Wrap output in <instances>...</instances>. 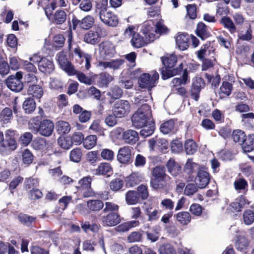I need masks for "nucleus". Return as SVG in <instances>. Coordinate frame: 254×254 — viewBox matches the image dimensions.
<instances>
[{"instance_id":"nucleus-1","label":"nucleus","mask_w":254,"mask_h":254,"mask_svg":"<svg viewBox=\"0 0 254 254\" xmlns=\"http://www.w3.org/2000/svg\"><path fill=\"white\" fill-rule=\"evenodd\" d=\"M151 118L150 107L147 104L142 105L132 115V125L136 128H141L151 122Z\"/></svg>"},{"instance_id":"nucleus-2","label":"nucleus","mask_w":254,"mask_h":254,"mask_svg":"<svg viewBox=\"0 0 254 254\" xmlns=\"http://www.w3.org/2000/svg\"><path fill=\"white\" fill-rule=\"evenodd\" d=\"M161 59L162 64L166 67L165 69L162 70L161 72L163 79H167L176 75L181 72L183 68V64L181 63L179 68L171 69L175 66L177 62V57L174 54H167L161 57Z\"/></svg>"},{"instance_id":"nucleus-3","label":"nucleus","mask_w":254,"mask_h":254,"mask_svg":"<svg viewBox=\"0 0 254 254\" xmlns=\"http://www.w3.org/2000/svg\"><path fill=\"white\" fill-rule=\"evenodd\" d=\"M151 26L147 24H143L141 31L144 36L142 37L138 33H133L131 42L132 45L137 48L142 47L148 43L154 41V35L151 32L153 31Z\"/></svg>"},{"instance_id":"nucleus-4","label":"nucleus","mask_w":254,"mask_h":254,"mask_svg":"<svg viewBox=\"0 0 254 254\" xmlns=\"http://www.w3.org/2000/svg\"><path fill=\"white\" fill-rule=\"evenodd\" d=\"M159 78V74L154 71L152 74L144 73L141 75L138 79V84L140 87L146 88L149 91L152 88L155 86L156 81Z\"/></svg>"},{"instance_id":"nucleus-5","label":"nucleus","mask_w":254,"mask_h":254,"mask_svg":"<svg viewBox=\"0 0 254 254\" xmlns=\"http://www.w3.org/2000/svg\"><path fill=\"white\" fill-rule=\"evenodd\" d=\"M101 21L105 25L110 27H116L119 23L117 16L106 7L102 8L99 12Z\"/></svg>"},{"instance_id":"nucleus-6","label":"nucleus","mask_w":254,"mask_h":254,"mask_svg":"<svg viewBox=\"0 0 254 254\" xmlns=\"http://www.w3.org/2000/svg\"><path fill=\"white\" fill-rule=\"evenodd\" d=\"M22 78V72L18 71L15 75H10L6 80L7 87L11 91L15 92H20L23 88V84L21 79Z\"/></svg>"},{"instance_id":"nucleus-7","label":"nucleus","mask_w":254,"mask_h":254,"mask_svg":"<svg viewBox=\"0 0 254 254\" xmlns=\"http://www.w3.org/2000/svg\"><path fill=\"white\" fill-rule=\"evenodd\" d=\"M71 22L72 27L73 30H75L78 25L81 29L88 30L93 25L94 18L91 15H87L81 20H79L75 15H73L72 18Z\"/></svg>"},{"instance_id":"nucleus-8","label":"nucleus","mask_w":254,"mask_h":254,"mask_svg":"<svg viewBox=\"0 0 254 254\" xmlns=\"http://www.w3.org/2000/svg\"><path fill=\"white\" fill-rule=\"evenodd\" d=\"M130 105L127 100L117 101L113 108V113L117 118H123L129 112Z\"/></svg>"},{"instance_id":"nucleus-9","label":"nucleus","mask_w":254,"mask_h":254,"mask_svg":"<svg viewBox=\"0 0 254 254\" xmlns=\"http://www.w3.org/2000/svg\"><path fill=\"white\" fill-rule=\"evenodd\" d=\"M92 178L90 176L83 178L78 181V186L76 188L81 191L84 197H88L94 195L91 188Z\"/></svg>"},{"instance_id":"nucleus-10","label":"nucleus","mask_w":254,"mask_h":254,"mask_svg":"<svg viewBox=\"0 0 254 254\" xmlns=\"http://www.w3.org/2000/svg\"><path fill=\"white\" fill-rule=\"evenodd\" d=\"M57 58L61 68L67 74H73L76 73L74 66L67 60L65 53L59 52L57 55Z\"/></svg>"},{"instance_id":"nucleus-11","label":"nucleus","mask_w":254,"mask_h":254,"mask_svg":"<svg viewBox=\"0 0 254 254\" xmlns=\"http://www.w3.org/2000/svg\"><path fill=\"white\" fill-rule=\"evenodd\" d=\"M99 51L100 57L107 59L113 57L115 53V48L109 41L103 42L99 45Z\"/></svg>"},{"instance_id":"nucleus-12","label":"nucleus","mask_w":254,"mask_h":254,"mask_svg":"<svg viewBox=\"0 0 254 254\" xmlns=\"http://www.w3.org/2000/svg\"><path fill=\"white\" fill-rule=\"evenodd\" d=\"M101 223L105 227L115 226L121 222V217L119 213L113 212L103 215L101 217Z\"/></svg>"},{"instance_id":"nucleus-13","label":"nucleus","mask_w":254,"mask_h":254,"mask_svg":"<svg viewBox=\"0 0 254 254\" xmlns=\"http://www.w3.org/2000/svg\"><path fill=\"white\" fill-rule=\"evenodd\" d=\"M132 148L129 146H125L120 148L117 154V160L122 164L129 163L131 159V150Z\"/></svg>"},{"instance_id":"nucleus-14","label":"nucleus","mask_w":254,"mask_h":254,"mask_svg":"<svg viewBox=\"0 0 254 254\" xmlns=\"http://www.w3.org/2000/svg\"><path fill=\"white\" fill-rule=\"evenodd\" d=\"M144 24H147L150 26H151V28L153 31L151 32L153 33L154 35V40L158 38L159 35L167 34L169 32L168 28L161 21L157 22L155 25H154L152 21H147L144 22Z\"/></svg>"},{"instance_id":"nucleus-15","label":"nucleus","mask_w":254,"mask_h":254,"mask_svg":"<svg viewBox=\"0 0 254 254\" xmlns=\"http://www.w3.org/2000/svg\"><path fill=\"white\" fill-rule=\"evenodd\" d=\"M54 124L50 120H44L40 123V129L38 132L45 137L50 136L54 131Z\"/></svg>"},{"instance_id":"nucleus-16","label":"nucleus","mask_w":254,"mask_h":254,"mask_svg":"<svg viewBox=\"0 0 254 254\" xmlns=\"http://www.w3.org/2000/svg\"><path fill=\"white\" fill-rule=\"evenodd\" d=\"M204 86L205 83L202 78L196 77L193 79L191 89V96L195 101L198 100L200 91Z\"/></svg>"},{"instance_id":"nucleus-17","label":"nucleus","mask_w":254,"mask_h":254,"mask_svg":"<svg viewBox=\"0 0 254 254\" xmlns=\"http://www.w3.org/2000/svg\"><path fill=\"white\" fill-rule=\"evenodd\" d=\"M210 176L208 172L203 170H199L195 178V184L198 188L203 189L208 184Z\"/></svg>"},{"instance_id":"nucleus-18","label":"nucleus","mask_w":254,"mask_h":254,"mask_svg":"<svg viewBox=\"0 0 254 254\" xmlns=\"http://www.w3.org/2000/svg\"><path fill=\"white\" fill-rule=\"evenodd\" d=\"M166 167L168 172L173 177H179L182 178L183 176L181 172V166L179 164L175 161L174 159H170L166 164Z\"/></svg>"},{"instance_id":"nucleus-19","label":"nucleus","mask_w":254,"mask_h":254,"mask_svg":"<svg viewBox=\"0 0 254 254\" xmlns=\"http://www.w3.org/2000/svg\"><path fill=\"white\" fill-rule=\"evenodd\" d=\"M190 36L186 33H178L176 37V43L181 51L186 50L189 47Z\"/></svg>"},{"instance_id":"nucleus-20","label":"nucleus","mask_w":254,"mask_h":254,"mask_svg":"<svg viewBox=\"0 0 254 254\" xmlns=\"http://www.w3.org/2000/svg\"><path fill=\"white\" fill-rule=\"evenodd\" d=\"M39 69L41 72L49 74L54 69V65L53 62L48 59L42 58L39 62Z\"/></svg>"},{"instance_id":"nucleus-21","label":"nucleus","mask_w":254,"mask_h":254,"mask_svg":"<svg viewBox=\"0 0 254 254\" xmlns=\"http://www.w3.org/2000/svg\"><path fill=\"white\" fill-rule=\"evenodd\" d=\"M9 141V142L7 140L0 141V152L3 155L8 154L17 148L16 142L13 140Z\"/></svg>"},{"instance_id":"nucleus-22","label":"nucleus","mask_w":254,"mask_h":254,"mask_svg":"<svg viewBox=\"0 0 254 254\" xmlns=\"http://www.w3.org/2000/svg\"><path fill=\"white\" fill-rule=\"evenodd\" d=\"M97 84L99 87H106L113 80V77L107 72H101L96 75Z\"/></svg>"},{"instance_id":"nucleus-23","label":"nucleus","mask_w":254,"mask_h":254,"mask_svg":"<svg viewBox=\"0 0 254 254\" xmlns=\"http://www.w3.org/2000/svg\"><path fill=\"white\" fill-rule=\"evenodd\" d=\"M123 138L129 144H134L139 139L138 133L133 129H128L123 132Z\"/></svg>"},{"instance_id":"nucleus-24","label":"nucleus","mask_w":254,"mask_h":254,"mask_svg":"<svg viewBox=\"0 0 254 254\" xmlns=\"http://www.w3.org/2000/svg\"><path fill=\"white\" fill-rule=\"evenodd\" d=\"M249 246V240L243 236H237L235 243V248L239 251L246 253Z\"/></svg>"},{"instance_id":"nucleus-25","label":"nucleus","mask_w":254,"mask_h":254,"mask_svg":"<svg viewBox=\"0 0 254 254\" xmlns=\"http://www.w3.org/2000/svg\"><path fill=\"white\" fill-rule=\"evenodd\" d=\"M169 179L151 177L150 186L154 190L162 189L167 185V181Z\"/></svg>"},{"instance_id":"nucleus-26","label":"nucleus","mask_w":254,"mask_h":254,"mask_svg":"<svg viewBox=\"0 0 254 254\" xmlns=\"http://www.w3.org/2000/svg\"><path fill=\"white\" fill-rule=\"evenodd\" d=\"M242 148L245 152H249L254 149V134L246 136L244 142L241 143Z\"/></svg>"},{"instance_id":"nucleus-27","label":"nucleus","mask_w":254,"mask_h":254,"mask_svg":"<svg viewBox=\"0 0 254 254\" xmlns=\"http://www.w3.org/2000/svg\"><path fill=\"white\" fill-rule=\"evenodd\" d=\"M27 93L28 95H32L33 97L40 99L43 95V90L42 87L37 84H31L29 85Z\"/></svg>"},{"instance_id":"nucleus-28","label":"nucleus","mask_w":254,"mask_h":254,"mask_svg":"<svg viewBox=\"0 0 254 254\" xmlns=\"http://www.w3.org/2000/svg\"><path fill=\"white\" fill-rule=\"evenodd\" d=\"M74 52L79 58L82 59V61L83 60H85V67L86 69H89L91 67V56L87 53L82 52L79 48L74 49Z\"/></svg>"},{"instance_id":"nucleus-29","label":"nucleus","mask_w":254,"mask_h":254,"mask_svg":"<svg viewBox=\"0 0 254 254\" xmlns=\"http://www.w3.org/2000/svg\"><path fill=\"white\" fill-rule=\"evenodd\" d=\"M22 108L25 113L31 114L36 109V102L33 98H27L23 102Z\"/></svg>"},{"instance_id":"nucleus-30","label":"nucleus","mask_w":254,"mask_h":254,"mask_svg":"<svg viewBox=\"0 0 254 254\" xmlns=\"http://www.w3.org/2000/svg\"><path fill=\"white\" fill-rule=\"evenodd\" d=\"M87 206L90 210L97 212L103 208L104 204L101 200L92 199L87 202Z\"/></svg>"},{"instance_id":"nucleus-31","label":"nucleus","mask_w":254,"mask_h":254,"mask_svg":"<svg viewBox=\"0 0 254 254\" xmlns=\"http://www.w3.org/2000/svg\"><path fill=\"white\" fill-rule=\"evenodd\" d=\"M175 217L176 220L183 225H188L191 220L190 214L186 211H182L177 213Z\"/></svg>"},{"instance_id":"nucleus-32","label":"nucleus","mask_w":254,"mask_h":254,"mask_svg":"<svg viewBox=\"0 0 254 254\" xmlns=\"http://www.w3.org/2000/svg\"><path fill=\"white\" fill-rule=\"evenodd\" d=\"M96 175H107L108 176L112 172L111 165L108 163H102L95 170Z\"/></svg>"},{"instance_id":"nucleus-33","label":"nucleus","mask_w":254,"mask_h":254,"mask_svg":"<svg viewBox=\"0 0 254 254\" xmlns=\"http://www.w3.org/2000/svg\"><path fill=\"white\" fill-rule=\"evenodd\" d=\"M220 22L230 33H234L236 32V27L229 17L226 16L223 17L221 19Z\"/></svg>"},{"instance_id":"nucleus-34","label":"nucleus","mask_w":254,"mask_h":254,"mask_svg":"<svg viewBox=\"0 0 254 254\" xmlns=\"http://www.w3.org/2000/svg\"><path fill=\"white\" fill-rule=\"evenodd\" d=\"M140 131V135L143 137H146L153 134L155 129L154 124L152 122H149L142 127Z\"/></svg>"},{"instance_id":"nucleus-35","label":"nucleus","mask_w":254,"mask_h":254,"mask_svg":"<svg viewBox=\"0 0 254 254\" xmlns=\"http://www.w3.org/2000/svg\"><path fill=\"white\" fill-rule=\"evenodd\" d=\"M139 196L137 191L129 190L127 192L126 194V200L128 204H135L139 201Z\"/></svg>"},{"instance_id":"nucleus-36","label":"nucleus","mask_w":254,"mask_h":254,"mask_svg":"<svg viewBox=\"0 0 254 254\" xmlns=\"http://www.w3.org/2000/svg\"><path fill=\"white\" fill-rule=\"evenodd\" d=\"M100 41L99 36L95 34L94 30H90L84 35V41L87 43L95 45Z\"/></svg>"},{"instance_id":"nucleus-37","label":"nucleus","mask_w":254,"mask_h":254,"mask_svg":"<svg viewBox=\"0 0 254 254\" xmlns=\"http://www.w3.org/2000/svg\"><path fill=\"white\" fill-rule=\"evenodd\" d=\"M246 200L245 198L241 196L236 199L235 201L231 204V207L236 212H240L242 208H244L246 205Z\"/></svg>"},{"instance_id":"nucleus-38","label":"nucleus","mask_w":254,"mask_h":254,"mask_svg":"<svg viewBox=\"0 0 254 254\" xmlns=\"http://www.w3.org/2000/svg\"><path fill=\"white\" fill-rule=\"evenodd\" d=\"M174 122L172 120H169L161 124L160 130L163 134H166L173 132Z\"/></svg>"},{"instance_id":"nucleus-39","label":"nucleus","mask_w":254,"mask_h":254,"mask_svg":"<svg viewBox=\"0 0 254 254\" xmlns=\"http://www.w3.org/2000/svg\"><path fill=\"white\" fill-rule=\"evenodd\" d=\"M12 119V112L10 109L5 108L0 113V122L6 124Z\"/></svg>"},{"instance_id":"nucleus-40","label":"nucleus","mask_w":254,"mask_h":254,"mask_svg":"<svg viewBox=\"0 0 254 254\" xmlns=\"http://www.w3.org/2000/svg\"><path fill=\"white\" fill-rule=\"evenodd\" d=\"M159 254H177L174 246L170 243H164L159 249Z\"/></svg>"},{"instance_id":"nucleus-41","label":"nucleus","mask_w":254,"mask_h":254,"mask_svg":"<svg viewBox=\"0 0 254 254\" xmlns=\"http://www.w3.org/2000/svg\"><path fill=\"white\" fill-rule=\"evenodd\" d=\"M196 32L197 35L202 40L205 39L209 36V33L207 31V28L202 22L198 23Z\"/></svg>"},{"instance_id":"nucleus-42","label":"nucleus","mask_w":254,"mask_h":254,"mask_svg":"<svg viewBox=\"0 0 254 254\" xmlns=\"http://www.w3.org/2000/svg\"><path fill=\"white\" fill-rule=\"evenodd\" d=\"M152 177L170 179V177L166 174L165 168L159 166H156L153 169Z\"/></svg>"},{"instance_id":"nucleus-43","label":"nucleus","mask_w":254,"mask_h":254,"mask_svg":"<svg viewBox=\"0 0 254 254\" xmlns=\"http://www.w3.org/2000/svg\"><path fill=\"white\" fill-rule=\"evenodd\" d=\"M66 19V14L64 10H58L54 15V22L57 24H62L64 23Z\"/></svg>"},{"instance_id":"nucleus-44","label":"nucleus","mask_w":254,"mask_h":254,"mask_svg":"<svg viewBox=\"0 0 254 254\" xmlns=\"http://www.w3.org/2000/svg\"><path fill=\"white\" fill-rule=\"evenodd\" d=\"M57 128L60 133L64 134L69 132L70 127L68 122L59 121L57 123Z\"/></svg>"},{"instance_id":"nucleus-45","label":"nucleus","mask_w":254,"mask_h":254,"mask_svg":"<svg viewBox=\"0 0 254 254\" xmlns=\"http://www.w3.org/2000/svg\"><path fill=\"white\" fill-rule=\"evenodd\" d=\"M96 141L97 137L96 135H88L83 140L84 147L87 149H90L96 144Z\"/></svg>"},{"instance_id":"nucleus-46","label":"nucleus","mask_w":254,"mask_h":254,"mask_svg":"<svg viewBox=\"0 0 254 254\" xmlns=\"http://www.w3.org/2000/svg\"><path fill=\"white\" fill-rule=\"evenodd\" d=\"M185 148L187 154L192 155L196 152L197 150V145L193 140L189 139L185 142Z\"/></svg>"},{"instance_id":"nucleus-47","label":"nucleus","mask_w":254,"mask_h":254,"mask_svg":"<svg viewBox=\"0 0 254 254\" xmlns=\"http://www.w3.org/2000/svg\"><path fill=\"white\" fill-rule=\"evenodd\" d=\"M144 180L143 175L139 172H134L132 173L129 177L128 181L130 183V185L133 186L137 185Z\"/></svg>"},{"instance_id":"nucleus-48","label":"nucleus","mask_w":254,"mask_h":254,"mask_svg":"<svg viewBox=\"0 0 254 254\" xmlns=\"http://www.w3.org/2000/svg\"><path fill=\"white\" fill-rule=\"evenodd\" d=\"M34 156L28 149H24L22 153V162L26 165H30L33 160Z\"/></svg>"},{"instance_id":"nucleus-49","label":"nucleus","mask_w":254,"mask_h":254,"mask_svg":"<svg viewBox=\"0 0 254 254\" xmlns=\"http://www.w3.org/2000/svg\"><path fill=\"white\" fill-rule=\"evenodd\" d=\"M47 143L45 139L42 137L36 138L32 143V147L37 150H41L44 149Z\"/></svg>"},{"instance_id":"nucleus-50","label":"nucleus","mask_w":254,"mask_h":254,"mask_svg":"<svg viewBox=\"0 0 254 254\" xmlns=\"http://www.w3.org/2000/svg\"><path fill=\"white\" fill-rule=\"evenodd\" d=\"M76 73L73 74H68V75H76L78 80L81 83L86 85H91L93 83L92 79L86 76L83 73L80 72L75 69Z\"/></svg>"},{"instance_id":"nucleus-51","label":"nucleus","mask_w":254,"mask_h":254,"mask_svg":"<svg viewBox=\"0 0 254 254\" xmlns=\"http://www.w3.org/2000/svg\"><path fill=\"white\" fill-rule=\"evenodd\" d=\"M246 136L245 132L240 129L234 130L232 133V138L233 140L236 142L239 143L241 145V143L244 142Z\"/></svg>"},{"instance_id":"nucleus-52","label":"nucleus","mask_w":254,"mask_h":254,"mask_svg":"<svg viewBox=\"0 0 254 254\" xmlns=\"http://www.w3.org/2000/svg\"><path fill=\"white\" fill-rule=\"evenodd\" d=\"M145 214L148 216V221L152 222L157 220L159 218L158 211L157 209L152 210V208H146Z\"/></svg>"},{"instance_id":"nucleus-53","label":"nucleus","mask_w":254,"mask_h":254,"mask_svg":"<svg viewBox=\"0 0 254 254\" xmlns=\"http://www.w3.org/2000/svg\"><path fill=\"white\" fill-rule=\"evenodd\" d=\"M243 219L246 225H251L254 221V212L251 210H246L243 213Z\"/></svg>"},{"instance_id":"nucleus-54","label":"nucleus","mask_w":254,"mask_h":254,"mask_svg":"<svg viewBox=\"0 0 254 254\" xmlns=\"http://www.w3.org/2000/svg\"><path fill=\"white\" fill-rule=\"evenodd\" d=\"M124 182L120 178L112 180L110 183V188L111 190L116 191L120 190L123 186Z\"/></svg>"},{"instance_id":"nucleus-55","label":"nucleus","mask_w":254,"mask_h":254,"mask_svg":"<svg viewBox=\"0 0 254 254\" xmlns=\"http://www.w3.org/2000/svg\"><path fill=\"white\" fill-rule=\"evenodd\" d=\"M82 156V152L79 148H75L71 151L70 153V160L75 162H78L80 161Z\"/></svg>"},{"instance_id":"nucleus-56","label":"nucleus","mask_w":254,"mask_h":254,"mask_svg":"<svg viewBox=\"0 0 254 254\" xmlns=\"http://www.w3.org/2000/svg\"><path fill=\"white\" fill-rule=\"evenodd\" d=\"M58 144L64 149H68L72 145V139L69 137L61 138L58 139Z\"/></svg>"},{"instance_id":"nucleus-57","label":"nucleus","mask_w":254,"mask_h":254,"mask_svg":"<svg viewBox=\"0 0 254 254\" xmlns=\"http://www.w3.org/2000/svg\"><path fill=\"white\" fill-rule=\"evenodd\" d=\"M33 137V135L29 132H26L23 133L19 138V142L23 146H27L31 141Z\"/></svg>"},{"instance_id":"nucleus-58","label":"nucleus","mask_w":254,"mask_h":254,"mask_svg":"<svg viewBox=\"0 0 254 254\" xmlns=\"http://www.w3.org/2000/svg\"><path fill=\"white\" fill-rule=\"evenodd\" d=\"M196 184L190 183L187 184L184 190V194L187 196L194 194L197 191V187Z\"/></svg>"},{"instance_id":"nucleus-59","label":"nucleus","mask_w":254,"mask_h":254,"mask_svg":"<svg viewBox=\"0 0 254 254\" xmlns=\"http://www.w3.org/2000/svg\"><path fill=\"white\" fill-rule=\"evenodd\" d=\"M119 208V207L117 204L112 202H106L105 203V207L103 210V212L105 213L109 212L117 211Z\"/></svg>"},{"instance_id":"nucleus-60","label":"nucleus","mask_w":254,"mask_h":254,"mask_svg":"<svg viewBox=\"0 0 254 254\" xmlns=\"http://www.w3.org/2000/svg\"><path fill=\"white\" fill-rule=\"evenodd\" d=\"M234 185L235 189L237 190H245V189L248 187V183L244 179H239L236 180Z\"/></svg>"},{"instance_id":"nucleus-61","label":"nucleus","mask_w":254,"mask_h":254,"mask_svg":"<svg viewBox=\"0 0 254 254\" xmlns=\"http://www.w3.org/2000/svg\"><path fill=\"white\" fill-rule=\"evenodd\" d=\"M197 167V164L193 162L191 159H188L185 164L184 170L188 174L193 173Z\"/></svg>"},{"instance_id":"nucleus-62","label":"nucleus","mask_w":254,"mask_h":254,"mask_svg":"<svg viewBox=\"0 0 254 254\" xmlns=\"http://www.w3.org/2000/svg\"><path fill=\"white\" fill-rule=\"evenodd\" d=\"M29 128L35 132H38L40 129L39 118L38 117L31 119L29 123Z\"/></svg>"},{"instance_id":"nucleus-63","label":"nucleus","mask_w":254,"mask_h":254,"mask_svg":"<svg viewBox=\"0 0 254 254\" xmlns=\"http://www.w3.org/2000/svg\"><path fill=\"white\" fill-rule=\"evenodd\" d=\"M232 88V85L230 83L225 81L223 82L220 90L222 93L228 96L231 93Z\"/></svg>"},{"instance_id":"nucleus-64","label":"nucleus","mask_w":254,"mask_h":254,"mask_svg":"<svg viewBox=\"0 0 254 254\" xmlns=\"http://www.w3.org/2000/svg\"><path fill=\"white\" fill-rule=\"evenodd\" d=\"M101 156L104 160L111 161L114 158V153L109 149H104L101 152Z\"/></svg>"}]
</instances>
